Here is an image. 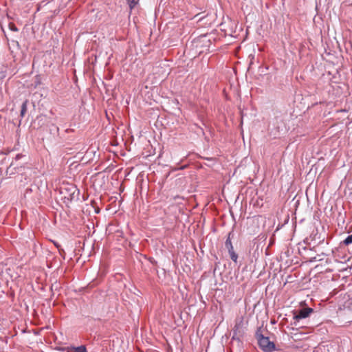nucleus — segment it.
I'll use <instances>...</instances> for the list:
<instances>
[{
  "label": "nucleus",
  "instance_id": "1",
  "mask_svg": "<svg viewBox=\"0 0 352 352\" xmlns=\"http://www.w3.org/2000/svg\"><path fill=\"white\" fill-rule=\"evenodd\" d=\"M256 338L260 348L264 352H272L275 350V344L274 342L270 341L268 337L264 336L257 332Z\"/></svg>",
  "mask_w": 352,
  "mask_h": 352
},
{
  "label": "nucleus",
  "instance_id": "2",
  "mask_svg": "<svg viewBox=\"0 0 352 352\" xmlns=\"http://www.w3.org/2000/svg\"><path fill=\"white\" fill-rule=\"evenodd\" d=\"M243 318L239 317L236 318L234 321V327L232 329L233 335L232 337V340L241 342V338L244 336V328H243Z\"/></svg>",
  "mask_w": 352,
  "mask_h": 352
},
{
  "label": "nucleus",
  "instance_id": "3",
  "mask_svg": "<svg viewBox=\"0 0 352 352\" xmlns=\"http://www.w3.org/2000/svg\"><path fill=\"white\" fill-rule=\"evenodd\" d=\"M314 312V309L310 307L300 309L296 314L294 316V320L298 322L300 320L307 318Z\"/></svg>",
  "mask_w": 352,
  "mask_h": 352
},
{
  "label": "nucleus",
  "instance_id": "4",
  "mask_svg": "<svg viewBox=\"0 0 352 352\" xmlns=\"http://www.w3.org/2000/svg\"><path fill=\"white\" fill-rule=\"evenodd\" d=\"M28 100H25L21 105V116L23 117L27 111Z\"/></svg>",
  "mask_w": 352,
  "mask_h": 352
},
{
  "label": "nucleus",
  "instance_id": "5",
  "mask_svg": "<svg viewBox=\"0 0 352 352\" xmlns=\"http://www.w3.org/2000/svg\"><path fill=\"white\" fill-rule=\"evenodd\" d=\"M230 233L229 234V236L225 242V246L228 249V250H232L234 249L233 245L232 244L231 239L230 238Z\"/></svg>",
  "mask_w": 352,
  "mask_h": 352
},
{
  "label": "nucleus",
  "instance_id": "6",
  "mask_svg": "<svg viewBox=\"0 0 352 352\" xmlns=\"http://www.w3.org/2000/svg\"><path fill=\"white\" fill-rule=\"evenodd\" d=\"M228 253L230 254V258L234 261L236 262L238 258L237 254L234 252V249L232 250H228Z\"/></svg>",
  "mask_w": 352,
  "mask_h": 352
},
{
  "label": "nucleus",
  "instance_id": "7",
  "mask_svg": "<svg viewBox=\"0 0 352 352\" xmlns=\"http://www.w3.org/2000/svg\"><path fill=\"white\" fill-rule=\"evenodd\" d=\"M126 1L131 10L134 8L136 4L138 3V1L136 0H126Z\"/></svg>",
  "mask_w": 352,
  "mask_h": 352
},
{
  "label": "nucleus",
  "instance_id": "8",
  "mask_svg": "<svg viewBox=\"0 0 352 352\" xmlns=\"http://www.w3.org/2000/svg\"><path fill=\"white\" fill-rule=\"evenodd\" d=\"M74 349L76 352H87L86 347L84 345L77 346Z\"/></svg>",
  "mask_w": 352,
  "mask_h": 352
},
{
  "label": "nucleus",
  "instance_id": "9",
  "mask_svg": "<svg viewBox=\"0 0 352 352\" xmlns=\"http://www.w3.org/2000/svg\"><path fill=\"white\" fill-rule=\"evenodd\" d=\"M344 244L348 245L352 243V235L348 236L343 241Z\"/></svg>",
  "mask_w": 352,
  "mask_h": 352
},
{
  "label": "nucleus",
  "instance_id": "10",
  "mask_svg": "<svg viewBox=\"0 0 352 352\" xmlns=\"http://www.w3.org/2000/svg\"><path fill=\"white\" fill-rule=\"evenodd\" d=\"M9 28H10V30H12L13 32H18V30H19L18 28L16 27V25L14 24H10Z\"/></svg>",
  "mask_w": 352,
  "mask_h": 352
},
{
  "label": "nucleus",
  "instance_id": "11",
  "mask_svg": "<svg viewBox=\"0 0 352 352\" xmlns=\"http://www.w3.org/2000/svg\"><path fill=\"white\" fill-rule=\"evenodd\" d=\"M69 190L72 191V194H74V192L76 191V188L75 186H72L69 188Z\"/></svg>",
  "mask_w": 352,
  "mask_h": 352
},
{
  "label": "nucleus",
  "instance_id": "12",
  "mask_svg": "<svg viewBox=\"0 0 352 352\" xmlns=\"http://www.w3.org/2000/svg\"><path fill=\"white\" fill-rule=\"evenodd\" d=\"M31 191H32L31 188H27L25 190V194H28L29 192H31Z\"/></svg>",
  "mask_w": 352,
  "mask_h": 352
}]
</instances>
